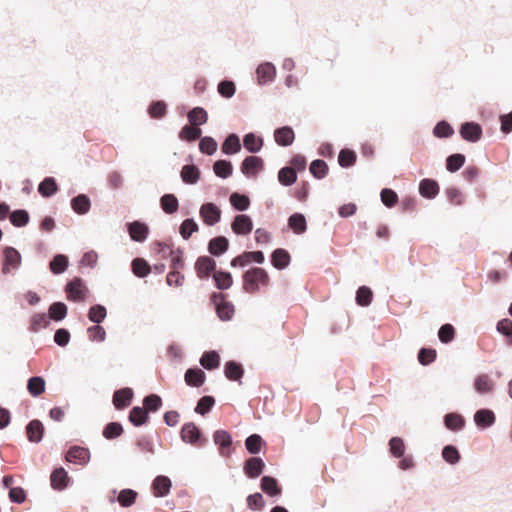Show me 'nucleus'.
<instances>
[{
    "instance_id": "1",
    "label": "nucleus",
    "mask_w": 512,
    "mask_h": 512,
    "mask_svg": "<svg viewBox=\"0 0 512 512\" xmlns=\"http://www.w3.org/2000/svg\"><path fill=\"white\" fill-rule=\"evenodd\" d=\"M242 281L244 292L255 294L261 286L269 285L270 277L264 268L253 266L243 272Z\"/></svg>"
},
{
    "instance_id": "2",
    "label": "nucleus",
    "mask_w": 512,
    "mask_h": 512,
    "mask_svg": "<svg viewBox=\"0 0 512 512\" xmlns=\"http://www.w3.org/2000/svg\"><path fill=\"white\" fill-rule=\"evenodd\" d=\"M210 304L214 307L217 317L223 321H230L235 313V306L226 299V294L212 292L209 296Z\"/></svg>"
},
{
    "instance_id": "3",
    "label": "nucleus",
    "mask_w": 512,
    "mask_h": 512,
    "mask_svg": "<svg viewBox=\"0 0 512 512\" xmlns=\"http://www.w3.org/2000/svg\"><path fill=\"white\" fill-rule=\"evenodd\" d=\"M180 438L184 443L196 447H204L208 443V438L194 422H186L182 425Z\"/></svg>"
},
{
    "instance_id": "4",
    "label": "nucleus",
    "mask_w": 512,
    "mask_h": 512,
    "mask_svg": "<svg viewBox=\"0 0 512 512\" xmlns=\"http://www.w3.org/2000/svg\"><path fill=\"white\" fill-rule=\"evenodd\" d=\"M66 297L72 302H85L88 297L89 289L86 286L85 281L81 277H74L69 280L65 285Z\"/></svg>"
},
{
    "instance_id": "5",
    "label": "nucleus",
    "mask_w": 512,
    "mask_h": 512,
    "mask_svg": "<svg viewBox=\"0 0 512 512\" xmlns=\"http://www.w3.org/2000/svg\"><path fill=\"white\" fill-rule=\"evenodd\" d=\"M2 268L4 275H8L18 270L22 263L20 252L13 246H5L2 250Z\"/></svg>"
},
{
    "instance_id": "6",
    "label": "nucleus",
    "mask_w": 512,
    "mask_h": 512,
    "mask_svg": "<svg viewBox=\"0 0 512 512\" xmlns=\"http://www.w3.org/2000/svg\"><path fill=\"white\" fill-rule=\"evenodd\" d=\"M265 163L260 156H246L240 164L241 173L247 178H255L264 170Z\"/></svg>"
},
{
    "instance_id": "7",
    "label": "nucleus",
    "mask_w": 512,
    "mask_h": 512,
    "mask_svg": "<svg viewBox=\"0 0 512 512\" xmlns=\"http://www.w3.org/2000/svg\"><path fill=\"white\" fill-rule=\"evenodd\" d=\"M90 457L89 449L79 445L70 446L64 454L66 462L80 466L87 465L90 461Z\"/></svg>"
},
{
    "instance_id": "8",
    "label": "nucleus",
    "mask_w": 512,
    "mask_h": 512,
    "mask_svg": "<svg viewBox=\"0 0 512 512\" xmlns=\"http://www.w3.org/2000/svg\"><path fill=\"white\" fill-rule=\"evenodd\" d=\"M199 215L207 226H214L221 220L222 211L214 202H204L199 209Z\"/></svg>"
},
{
    "instance_id": "9",
    "label": "nucleus",
    "mask_w": 512,
    "mask_h": 512,
    "mask_svg": "<svg viewBox=\"0 0 512 512\" xmlns=\"http://www.w3.org/2000/svg\"><path fill=\"white\" fill-rule=\"evenodd\" d=\"M125 228L130 236V239L138 243L145 242L150 232L148 224L142 220L126 222Z\"/></svg>"
},
{
    "instance_id": "10",
    "label": "nucleus",
    "mask_w": 512,
    "mask_h": 512,
    "mask_svg": "<svg viewBox=\"0 0 512 512\" xmlns=\"http://www.w3.org/2000/svg\"><path fill=\"white\" fill-rule=\"evenodd\" d=\"M459 134L464 141L476 143L482 138L483 129L475 121H466L460 125Z\"/></svg>"
},
{
    "instance_id": "11",
    "label": "nucleus",
    "mask_w": 512,
    "mask_h": 512,
    "mask_svg": "<svg viewBox=\"0 0 512 512\" xmlns=\"http://www.w3.org/2000/svg\"><path fill=\"white\" fill-rule=\"evenodd\" d=\"M217 263L207 255L199 256L195 262V271L201 280H208L216 271Z\"/></svg>"
},
{
    "instance_id": "12",
    "label": "nucleus",
    "mask_w": 512,
    "mask_h": 512,
    "mask_svg": "<svg viewBox=\"0 0 512 512\" xmlns=\"http://www.w3.org/2000/svg\"><path fill=\"white\" fill-rule=\"evenodd\" d=\"M256 80L259 86L272 83L277 75L276 66L269 61L260 63L256 68Z\"/></svg>"
},
{
    "instance_id": "13",
    "label": "nucleus",
    "mask_w": 512,
    "mask_h": 512,
    "mask_svg": "<svg viewBox=\"0 0 512 512\" xmlns=\"http://www.w3.org/2000/svg\"><path fill=\"white\" fill-rule=\"evenodd\" d=\"M231 229L236 235L247 236L253 230V220L247 214H237L232 220Z\"/></svg>"
},
{
    "instance_id": "14",
    "label": "nucleus",
    "mask_w": 512,
    "mask_h": 512,
    "mask_svg": "<svg viewBox=\"0 0 512 512\" xmlns=\"http://www.w3.org/2000/svg\"><path fill=\"white\" fill-rule=\"evenodd\" d=\"M213 442L218 447L221 456H229L232 452V436L224 429H218L213 433Z\"/></svg>"
},
{
    "instance_id": "15",
    "label": "nucleus",
    "mask_w": 512,
    "mask_h": 512,
    "mask_svg": "<svg viewBox=\"0 0 512 512\" xmlns=\"http://www.w3.org/2000/svg\"><path fill=\"white\" fill-rule=\"evenodd\" d=\"M133 398V389L130 387H123L114 391L112 402L116 410H124L131 405Z\"/></svg>"
},
{
    "instance_id": "16",
    "label": "nucleus",
    "mask_w": 512,
    "mask_h": 512,
    "mask_svg": "<svg viewBox=\"0 0 512 512\" xmlns=\"http://www.w3.org/2000/svg\"><path fill=\"white\" fill-rule=\"evenodd\" d=\"M265 467L261 457L253 456L244 461L243 472L248 478L256 479L264 472Z\"/></svg>"
},
{
    "instance_id": "17",
    "label": "nucleus",
    "mask_w": 512,
    "mask_h": 512,
    "mask_svg": "<svg viewBox=\"0 0 512 512\" xmlns=\"http://www.w3.org/2000/svg\"><path fill=\"white\" fill-rule=\"evenodd\" d=\"M71 478L68 472L62 467H56L50 475V483L53 490L63 491L69 487Z\"/></svg>"
},
{
    "instance_id": "18",
    "label": "nucleus",
    "mask_w": 512,
    "mask_h": 512,
    "mask_svg": "<svg viewBox=\"0 0 512 512\" xmlns=\"http://www.w3.org/2000/svg\"><path fill=\"white\" fill-rule=\"evenodd\" d=\"M473 420L479 430H486L495 424L496 415L489 408H480L474 413Z\"/></svg>"
},
{
    "instance_id": "19",
    "label": "nucleus",
    "mask_w": 512,
    "mask_h": 512,
    "mask_svg": "<svg viewBox=\"0 0 512 512\" xmlns=\"http://www.w3.org/2000/svg\"><path fill=\"white\" fill-rule=\"evenodd\" d=\"M157 245L161 248V252L169 251L170 259H171V269H182L184 268V252L183 249L178 247L177 249L173 248V244H167L164 242H157Z\"/></svg>"
},
{
    "instance_id": "20",
    "label": "nucleus",
    "mask_w": 512,
    "mask_h": 512,
    "mask_svg": "<svg viewBox=\"0 0 512 512\" xmlns=\"http://www.w3.org/2000/svg\"><path fill=\"white\" fill-rule=\"evenodd\" d=\"M230 246V242L227 237L223 235L215 236L208 242V252L212 257H221L224 255Z\"/></svg>"
},
{
    "instance_id": "21",
    "label": "nucleus",
    "mask_w": 512,
    "mask_h": 512,
    "mask_svg": "<svg viewBox=\"0 0 512 512\" xmlns=\"http://www.w3.org/2000/svg\"><path fill=\"white\" fill-rule=\"evenodd\" d=\"M171 479L166 475L156 476L151 483V491L155 497H165L170 493Z\"/></svg>"
},
{
    "instance_id": "22",
    "label": "nucleus",
    "mask_w": 512,
    "mask_h": 512,
    "mask_svg": "<svg viewBox=\"0 0 512 512\" xmlns=\"http://www.w3.org/2000/svg\"><path fill=\"white\" fill-rule=\"evenodd\" d=\"M270 263L275 269L284 270L291 263V255L284 248H276L270 254Z\"/></svg>"
},
{
    "instance_id": "23",
    "label": "nucleus",
    "mask_w": 512,
    "mask_h": 512,
    "mask_svg": "<svg viewBox=\"0 0 512 512\" xmlns=\"http://www.w3.org/2000/svg\"><path fill=\"white\" fill-rule=\"evenodd\" d=\"M445 428L452 432H459L465 428L466 419L459 412H448L443 416Z\"/></svg>"
},
{
    "instance_id": "24",
    "label": "nucleus",
    "mask_w": 512,
    "mask_h": 512,
    "mask_svg": "<svg viewBox=\"0 0 512 512\" xmlns=\"http://www.w3.org/2000/svg\"><path fill=\"white\" fill-rule=\"evenodd\" d=\"M25 432L29 442L39 443L43 439L45 427L39 419H33L27 423Z\"/></svg>"
},
{
    "instance_id": "25",
    "label": "nucleus",
    "mask_w": 512,
    "mask_h": 512,
    "mask_svg": "<svg viewBox=\"0 0 512 512\" xmlns=\"http://www.w3.org/2000/svg\"><path fill=\"white\" fill-rule=\"evenodd\" d=\"M418 191L423 198L432 200L439 194L440 186L437 180L424 178L419 182Z\"/></svg>"
},
{
    "instance_id": "26",
    "label": "nucleus",
    "mask_w": 512,
    "mask_h": 512,
    "mask_svg": "<svg viewBox=\"0 0 512 512\" xmlns=\"http://www.w3.org/2000/svg\"><path fill=\"white\" fill-rule=\"evenodd\" d=\"M242 149V143L237 133H229L221 144V152L227 156L239 153Z\"/></svg>"
},
{
    "instance_id": "27",
    "label": "nucleus",
    "mask_w": 512,
    "mask_h": 512,
    "mask_svg": "<svg viewBox=\"0 0 512 512\" xmlns=\"http://www.w3.org/2000/svg\"><path fill=\"white\" fill-rule=\"evenodd\" d=\"M260 488L269 497H279L282 494V487L278 480L270 475L262 476Z\"/></svg>"
},
{
    "instance_id": "28",
    "label": "nucleus",
    "mask_w": 512,
    "mask_h": 512,
    "mask_svg": "<svg viewBox=\"0 0 512 512\" xmlns=\"http://www.w3.org/2000/svg\"><path fill=\"white\" fill-rule=\"evenodd\" d=\"M206 380L205 372L198 366L190 367L184 374V381L190 387L199 388Z\"/></svg>"
},
{
    "instance_id": "29",
    "label": "nucleus",
    "mask_w": 512,
    "mask_h": 512,
    "mask_svg": "<svg viewBox=\"0 0 512 512\" xmlns=\"http://www.w3.org/2000/svg\"><path fill=\"white\" fill-rule=\"evenodd\" d=\"M274 139L277 145L288 147L295 140V132L291 126L285 125L274 130Z\"/></svg>"
},
{
    "instance_id": "30",
    "label": "nucleus",
    "mask_w": 512,
    "mask_h": 512,
    "mask_svg": "<svg viewBox=\"0 0 512 512\" xmlns=\"http://www.w3.org/2000/svg\"><path fill=\"white\" fill-rule=\"evenodd\" d=\"M71 209L78 215H86L91 209V199L87 194L80 193L70 200Z\"/></svg>"
},
{
    "instance_id": "31",
    "label": "nucleus",
    "mask_w": 512,
    "mask_h": 512,
    "mask_svg": "<svg viewBox=\"0 0 512 512\" xmlns=\"http://www.w3.org/2000/svg\"><path fill=\"white\" fill-rule=\"evenodd\" d=\"M128 420L133 426L141 427L149 422L150 415L145 408L141 406H134L129 411Z\"/></svg>"
},
{
    "instance_id": "32",
    "label": "nucleus",
    "mask_w": 512,
    "mask_h": 512,
    "mask_svg": "<svg viewBox=\"0 0 512 512\" xmlns=\"http://www.w3.org/2000/svg\"><path fill=\"white\" fill-rule=\"evenodd\" d=\"M243 147L251 154L258 153L263 145V137L257 135L255 132H249L243 136Z\"/></svg>"
},
{
    "instance_id": "33",
    "label": "nucleus",
    "mask_w": 512,
    "mask_h": 512,
    "mask_svg": "<svg viewBox=\"0 0 512 512\" xmlns=\"http://www.w3.org/2000/svg\"><path fill=\"white\" fill-rule=\"evenodd\" d=\"M59 191V185L52 176L45 177L38 185V193L43 198H51Z\"/></svg>"
},
{
    "instance_id": "34",
    "label": "nucleus",
    "mask_w": 512,
    "mask_h": 512,
    "mask_svg": "<svg viewBox=\"0 0 512 512\" xmlns=\"http://www.w3.org/2000/svg\"><path fill=\"white\" fill-rule=\"evenodd\" d=\"M473 388L479 395H485L493 392L494 383L488 374H480L474 378Z\"/></svg>"
},
{
    "instance_id": "35",
    "label": "nucleus",
    "mask_w": 512,
    "mask_h": 512,
    "mask_svg": "<svg viewBox=\"0 0 512 512\" xmlns=\"http://www.w3.org/2000/svg\"><path fill=\"white\" fill-rule=\"evenodd\" d=\"M225 377L230 381H239L244 375L243 365L235 360H229L224 365Z\"/></svg>"
},
{
    "instance_id": "36",
    "label": "nucleus",
    "mask_w": 512,
    "mask_h": 512,
    "mask_svg": "<svg viewBox=\"0 0 512 512\" xmlns=\"http://www.w3.org/2000/svg\"><path fill=\"white\" fill-rule=\"evenodd\" d=\"M215 287L220 291L229 289L233 284L232 274L227 270H216L212 275Z\"/></svg>"
},
{
    "instance_id": "37",
    "label": "nucleus",
    "mask_w": 512,
    "mask_h": 512,
    "mask_svg": "<svg viewBox=\"0 0 512 512\" xmlns=\"http://www.w3.org/2000/svg\"><path fill=\"white\" fill-rule=\"evenodd\" d=\"M288 226L295 234H304L307 231V221L305 215L300 212H294L288 218Z\"/></svg>"
},
{
    "instance_id": "38",
    "label": "nucleus",
    "mask_w": 512,
    "mask_h": 512,
    "mask_svg": "<svg viewBox=\"0 0 512 512\" xmlns=\"http://www.w3.org/2000/svg\"><path fill=\"white\" fill-rule=\"evenodd\" d=\"M199 362L204 369L212 371L220 366L221 358L216 350H208L202 354Z\"/></svg>"
},
{
    "instance_id": "39",
    "label": "nucleus",
    "mask_w": 512,
    "mask_h": 512,
    "mask_svg": "<svg viewBox=\"0 0 512 512\" xmlns=\"http://www.w3.org/2000/svg\"><path fill=\"white\" fill-rule=\"evenodd\" d=\"M229 201L232 209L238 212H244L248 210L251 205L249 196L237 191L231 193Z\"/></svg>"
},
{
    "instance_id": "40",
    "label": "nucleus",
    "mask_w": 512,
    "mask_h": 512,
    "mask_svg": "<svg viewBox=\"0 0 512 512\" xmlns=\"http://www.w3.org/2000/svg\"><path fill=\"white\" fill-rule=\"evenodd\" d=\"M200 176V168L196 165H184L180 171L181 180L187 185L196 184L199 181Z\"/></svg>"
},
{
    "instance_id": "41",
    "label": "nucleus",
    "mask_w": 512,
    "mask_h": 512,
    "mask_svg": "<svg viewBox=\"0 0 512 512\" xmlns=\"http://www.w3.org/2000/svg\"><path fill=\"white\" fill-rule=\"evenodd\" d=\"M69 266V258L67 255L58 253L52 257L49 262V269L54 275L63 274Z\"/></svg>"
},
{
    "instance_id": "42",
    "label": "nucleus",
    "mask_w": 512,
    "mask_h": 512,
    "mask_svg": "<svg viewBox=\"0 0 512 512\" xmlns=\"http://www.w3.org/2000/svg\"><path fill=\"white\" fill-rule=\"evenodd\" d=\"M160 207L164 213L173 215L179 210L178 198L173 193H165L160 197Z\"/></svg>"
},
{
    "instance_id": "43",
    "label": "nucleus",
    "mask_w": 512,
    "mask_h": 512,
    "mask_svg": "<svg viewBox=\"0 0 512 512\" xmlns=\"http://www.w3.org/2000/svg\"><path fill=\"white\" fill-rule=\"evenodd\" d=\"M48 312L50 321L61 322L67 317L68 307L62 301H55L49 305Z\"/></svg>"
},
{
    "instance_id": "44",
    "label": "nucleus",
    "mask_w": 512,
    "mask_h": 512,
    "mask_svg": "<svg viewBox=\"0 0 512 512\" xmlns=\"http://www.w3.org/2000/svg\"><path fill=\"white\" fill-rule=\"evenodd\" d=\"M147 113L152 119H163L168 113V105L164 100H153L147 107Z\"/></svg>"
},
{
    "instance_id": "45",
    "label": "nucleus",
    "mask_w": 512,
    "mask_h": 512,
    "mask_svg": "<svg viewBox=\"0 0 512 512\" xmlns=\"http://www.w3.org/2000/svg\"><path fill=\"white\" fill-rule=\"evenodd\" d=\"M131 270L138 278H145L152 272V266L141 257L134 258L131 262Z\"/></svg>"
},
{
    "instance_id": "46",
    "label": "nucleus",
    "mask_w": 512,
    "mask_h": 512,
    "mask_svg": "<svg viewBox=\"0 0 512 512\" xmlns=\"http://www.w3.org/2000/svg\"><path fill=\"white\" fill-rule=\"evenodd\" d=\"M201 135L202 129L191 124H185L178 133L179 139L188 143L196 141Z\"/></svg>"
},
{
    "instance_id": "47",
    "label": "nucleus",
    "mask_w": 512,
    "mask_h": 512,
    "mask_svg": "<svg viewBox=\"0 0 512 512\" xmlns=\"http://www.w3.org/2000/svg\"><path fill=\"white\" fill-rule=\"evenodd\" d=\"M187 119L189 124L200 127L207 123L208 113L203 107L196 106L189 111Z\"/></svg>"
},
{
    "instance_id": "48",
    "label": "nucleus",
    "mask_w": 512,
    "mask_h": 512,
    "mask_svg": "<svg viewBox=\"0 0 512 512\" xmlns=\"http://www.w3.org/2000/svg\"><path fill=\"white\" fill-rule=\"evenodd\" d=\"M213 171L217 177L227 179L233 174L232 162L227 159L216 160L213 164Z\"/></svg>"
},
{
    "instance_id": "49",
    "label": "nucleus",
    "mask_w": 512,
    "mask_h": 512,
    "mask_svg": "<svg viewBox=\"0 0 512 512\" xmlns=\"http://www.w3.org/2000/svg\"><path fill=\"white\" fill-rule=\"evenodd\" d=\"M45 388L46 382L42 376H32L27 381V390L34 398L39 397L45 391Z\"/></svg>"
},
{
    "instance_id": "50",
    "label": "nucleus",
    "mask_w": 512,
    "mask_h": 512,
    "mask_svg": "<svg viewBox=\"0 0 512 512\" xmlns=\"http://www.w3.org/2000/svg\"><path fill=\"white\" fill-rule=\"evenodd\" d=\"M266 445V442L263 440L262 436L259 434H251L245 439V447L246 450L256 456L260 453L263 446Z\"/></svg>"
},
{
    "instance_id": "51",
    "label": "nucleus",
    "mask_w": 512,
    "mask_h": 512,
    "mask_svg": "<svg viewBox=\"0 0 512 512\" xmlns=\"http://www.w3.org/2000/svg\"><path fill=\"white\" fill-rule=\"evenodd\" d=\"M466 162V156L462 153H453L447 156L445 161L446 170L450 173L459 171Z\"/></svg>"
},
{
    "instance_id": "52",
    "label": "nucleus",
    "mask_w": 512,
    "mask_h": 512,
    "mask_svg": "<svg viewBox=\"0 0 512 512\" xmlns=\"http://www.w3.org/2000/svg\"><path fill=\"white\" fill-rule=\"evenodd\" d=\"M433 136L439 139H447L454 135L455 131L452 125L446 120H440L433 128Z\"/></svg>"
},
{
    "instance_id": "53",
    "label": "nucleus",
    "mask_w": 512,
    "mask_h": 512,
    "mask_svg": "<svg viewBox=\"0 0 512 512\" xmlns=\"http://www.w3.org/2000/svg\"><path fill=\"white\" fill-rule=\"evenodd\" d=\"M441 456L443 460L450 465H456L461 460L459 449L453 444L445 445L442 448Z\"/></svg>"
},
{
    "instance_id": "54",
    "label": "nucleus",
    "mask_w": 512,
    "mask_h": 512,
    "mask_svg": "<svg viewBox=\"0 0 512 512\" xmlns=\"http://www.w3.org/2000/svg\"><path fill=\"white\" fill-rule=\"evenodd\" d=\"M373 300V291L370 287L362 285L358 287L355 295V302L360 307H368Z\"/></svg>"
},
{
    "instance_id": "55",
    "label": "nucleus",
    "mask_w": 512,
    "mask_h": 512,
    "mask_svg": "<svg viewBox=\"0 0 512 512\" xmlns=\"http://www.w3.org/2000/svg\"><path fill=\"white\" fill-rule=\"evenodd\" d=\"M138 492L131 488H124L119 491L117 501L121 507L128 508L135 504Z\"/></svg>"
},
{
    "instance_id": "56",
    "label": "nucleus",
    "mask_w": 512,
    "mask_h": 512,
    "mask_svg": "<svg viewBox=\"0 0 512 512\" xmlns=\"http://www.w3.org/2000/svg\"><path fill=\"white\" fill-rule=\"evenodd\" d=\"M309 171L315 179L325 178L329 172L328 164L322 159H315L309 165Z\"/></svg>"
},
{
    "instance_id": "57",
    "label": "nucleus",
    "mask_w": 512,
    "mask_h": 512,
    "mask_svg": "<svg viewBox=\"0 0 512 512\" xmlns=\"http://www.w3.org/2000/svg\"><path fill=\"white\" fill-rule=\"evenodd\" d=\"M87 317L94 324H101L107 317V309L102 304H94L90 306Z\"/></svg>"
},
{
    "instance_id": "58",
    "label": "nucleus",
    "mask_w": 512,
    "mask_h": 512,
    "mask_svg": "<svg viewBox=\"0 0 512 512\" xmlns=\"http://www.w3.org/2000/svg\"><path fill=\"white\" fill-rule=\"evenodd\" d=\"M142 404V407L145 408L148 413H156L161 409L163 401L160 395L156 393H150L143 398Z\"/></svg>"
},
{
    "instance_id": "59",
    "label": "nucleus",
    "mask_w": 512,
    "mask_h": 512,
    "mask_svg": "<svg viewBox=\"0 0 512 512\" xmlns=\"http://www.w3.org/2000/svg\"><path fill=\"white\" fill-rule=\"evenodd\" d=\"M199 150L202 154L212 156L218 149V143L212 136H200Z\"/></svg>"
},
{
    "instance_id": "60",
    "label": "nucleus",
    "mask_w": 512,
    "mask_h": 512,
    "mask_svg": "<svg viewBox=\"0 0 512 512\" xmlns=\"http://www.w3.org/2000/svg\"><path fill=\"white\" fill-rule=\"evenodd\" d=\"M29 221L30 215L26 209H15L10 213V222L14 227H25Z\"/></svg>"
},
{
    "instance_id": "61",
    "label": "nucleus",
    "mask_w": 512,
    "mask_h": 512,
    "mask_svg": "<svg viewBox=\"0 0 512 512\" xmlns=\"http://www.w3.org/2000/svg\"><path fill=\"white\" fill-rule=\"evenodd\" d=\"M198 230L199 225L193 217L184 219L179 227V233L184 240H188Z\"/></svg>"
},
{
    "instance_id": "62",
    "label": "nucleus",
    "mask_w": 512,
    "mask_h": 512,
    "mask_svg": "<svg viewBox=\"0 0 512 512\" xmlns=\"http://www.w3.org/2000/svg\"><path fill=\"white\" fill-rule=\"evenodd\" d=\"M219 95L225 99H230L235 95L236 84L232 79L224 78L217 85Z\"/></svg>"
},
{
    "instance_id": "63",
    "label": "nucleus",
    "mask_w": 512,
    "mask_h": 512,
    "mask_svg": "<svg viewBox=\"0 0 512 512\" xmlns=\"http://www.w3.org/2000/svg\"><path fill=\"white\" fill-rule=\"evenodd\" d=\"M124 432L123 426L118 421H112L107 423L103 430L102 435L104 438L108 440H113L121 436Z\"/></svg>"
},
{
    "instance_id": "64",
    "label": "nucleus",
    "mask_w": 512,
    "mask_h": 512,
    "mask_svg": "<svg viewBox=\"0 0 512 512\" xmlns=\"http://www.w3.org/2000/svg\"><path fill=\"white\" fill-rule=\"evenodd\" d=\"M496 330L506 338L507 344L512 346V320L509 318L499 320L496 324Z\"/></svg>"
}]
</instances>
